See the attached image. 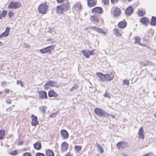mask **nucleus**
<instances>
[{
	"label": "nucleus",
	"mask_w": 156,
	"mask_h": 156,
	"mask_svg": "<svg viewBox=\"0 0 156 156\" xmlns=\"http://www.w3.org/2000/svg\"><path fill=\"white\" fill-rule=\"evenodd\" d=\"M49 6L46 2H44L41 3L38 6V12L42 14H45L48 11Z\"/></svg>",
	"instance_id": "1"
},
{
	"label": "nucleus",
	"mask_w": 156,
	"mask_h": 156,
	"mask_svg": "<svg viewBox=\"0 0 156 156\" xmlns=\"http://www.w3.org/2000/svg\"><path fill=\"white\" fill-rule=\"evenodd\" d=\"M90 21L94 24H98L99 21H101V23L103 24L104 23V20L102 19H101L100 16L98 15L94 14L90 16Z\"/></svg>",
	"instance_id": "2"
},
{
	"label": "nucleus",
	"mask_w": 156,
	"mask_h": 156,
	"mask_svg": "<svg viewBox=\"0 0 156 156\" xmlns=\"http://www.w3.org/2000/svg\"><path fill=\"white\" fill-rule=\"evenodd\" d=\"M134 39L135 40V44H139L141 46L145 47L147 48L151 49V48L150 47V43L148 41L145 40L144 41V42L146 43L142 44L140 42V36H136L134 37Z\"/></svg>",
	"instance_id": "3"
},
{
	"label": "nucleus",
	"mask_w": 156,
	"mask_h": 156,
	"mask_svg": "<svg viewBox=\"0 0 156 156\" xmlns=\"http://www.w3.org/2000/svg\"><path fill=\"white\" fill-rule=\"evenodd\" d=\"M22 4L20 2L11 1L8 6L9 9H16L22 6Z\"/></svg>",
	"instance_id": "4"
},
{
	"label": "nucleus",
	"mask_w": 156,
	"mask_h": 156,
	"mask_svg": "<svg viewBox=\"0 0 156 156\" xmlns=\"http://www.w3.org/2000/svg\"><path fill=\"white\" fill-rule=\"evenodd\" d=\"M94 112L96 115L100 116L105 117L108 116V114L104 110L98 108H95Z\"/></svg>",
	"instance_id": "5"
},
{
	"label": "nucleus",
	"mask_w": 156,
	"mask_h": 156,
	"mask_svg": "<svg viewBox=\"0 0 156 156\" xmlns=\"http://www.w3.org/2000/svg\"><path fill=\"white\" fill-rule=\"evenodd\" d=\"M55 47V45H51L40 49L39 51L41 54H45L48 52L51 54V51L53 50Z\"/></svg>",
	"instance_id": "6"
},
{
	"label": "nucleus",
	"mask_w": 156,
	"mask_h": 156,
	"mask_svg": "<svg viewBox=\"0 0 156 156\" xmlns=\"http://www.w3.org/2000/svg\"><path fill=\"white\" fill-rule=\"evenodd\" d=\"M112 11L113 12L114 17H118L122 13L121 10L117 6L113 7Z\"/></svg>",
	"instance_id": "7"
},
{
	"label": "nucleus",
	"mask_w": 156,
	"mask_h": 156,
	"mask_svg": "<svg viewBox=\"0 0 156 156\" xmlns=\"http://www.w3.org/2000/svg\"><path fill=\"white\" fill-rule=\"evenodd\" d=\"M128 146V143L124 141H120L117 144V147L119 150H122Z\"/></svg>",
	"instance_id": "8"
},
{
	"label": "nucleus",
	"mask_w": 156,
	"mask_h": 156,
	"mask_svg": "<svg viewBox=\"0 0 156 156\" xmlns=\"http://www.w3.org/2000/svg\"><path fill=\"white\" fill-rule=\"evenodd\" d=\"M91 12L94 14H97V15H98V14H102L103 12V10L101 8L96 7L92 9Z\"/></svg>",
	"instance_id": "9"
},
{
	"label": "nucleus",
	"mask_w": 156,
	"mask_h": 156,
	"mask_svg": "<svg viewBox=\"0 0 156 156\" xmlns=\"http://www.w3.org/2000/svg\"><path fill=\"white\" fill-rule=\"evenodd\" d=\"M31 125L33 126H36L39 123L37 117L33 114L31 116Z\"/></svg>",
	"instance_id": "10"
},
{
	"label": "nucleus",
	"mask_w": 156,
	"mask_h": 156,
	"mask_svg": "<svg viewBox=\"0 0 156 156\" xmlns=\"http://www.w3.org/2000/svg\"><path fill=\"white\" fill-rule=\"evenodd\" d=\"M127 25V23L125 20H124L118 23L117 26L119 28L124 29L126 27Z\"/></svg>",
	"instance_id": "11"
},
{
	"label": "nucleus",
	"mask_w": 156,
	"mask_h": 156,
	"mask_svg": "<svg viewBox=\"0 0 156 156\" xmlns=\"http://www.w3.org/2000/svg\"><path fill=\"white\" fill-rule=\"evenodd\" d=\"M144 130H143V127H141L138 132V136L139 139L143 140L144 138Z\"/></svg>",
	"instance_id": "12"
},
{
	"label": "nucleus",
	"mask_w": 156,
	"mask_h": 156,
	"mask_svg": "<svg viewBox=\"0 0 156 156\" xmlns=\"http://www.w3.org/2000/svg\"><path fill=\"white\" fill-rule=\"evenodd\" d=\"M39 97L41 99H46L48 98L46 92L44 91H40L38 92Z\"/></svg>",
	"instance_id": "13"
},
{
	"label": "nucleus",
	"mask_w": 156,
	"mask_h": 156,
	"mask_svg": "<svg viewBox=\"0 0 156 156\" xmlns=\"http://www.w3.org/2000/svg\"><path fill=\"white\" fill-rule=\"evenodd\" d=\"M140 22L143 24L147 26L149 23V20L147 17H144L140 19Z\"/></svg>",
	"instance_id": "14"
},
{
	"label": "nucleus",
	"mask_w": 156,
	"mask_h": 156,
	"mask_svg": "<svg viewBox=\"0 0 156 156\" xmlns=\"http://www.w3.org/2000/svg\"><path fill=\"white\" fill-rule=\"evenodd\" d=\"M48 94V97L49 98L53 97L56 98L58 96L57 93L52 89L51 90L49 91Z\"/></svg>",
	"instance_id": "15"
},
{
	"label": "nucleus",
	"mask_w": 156,
	"mask_h": 156,
	"mask_svg": "<svg viewBox=\"0 0 156 156\" xmlns=\"http://www.w3.org/2000/svg\"><path fill=\"white\" fill-rule=\"evenodd\" d=\"M10 30V28L8 27H7L5 31L0 35V38L7 37L9 35Z\"/></svg>",
	"instance_id": "16"
},
{
	"label": "nucleus",
	"mask_w": 156,
	"mask_h": 156,
	"mask_svg": "<svg viewBox=\"0 0 156 156\" xmlns=\"http://www.w3.org/2000/svg\"><path fill=\"white\" fill-rule=\"evenodd\" d=\"M56 12L58 14L63 13L65 11L62 5L57 6L56 8Z\"/></svg>",
	"instance_id": "17"
},
{
	"label": "nucleus",
	"mask_w": 156,
	"mask_h": 156,
	"mask_svg": "<svg viewBox=\"0 0 156 156\" xmlns=\"http://www.w3.org/2000/svg\"><path fill=\"white\" fill-rule=\"evenodd\" d=\"M82 6L80 3H75L73 7V9L79 11L82 10Z\"/></svg>",
	"instance_id": "18"
},
{
	"label": "nucleus",
	"mask_w": 156,
	"mask_h": 156,
	"mask_svg": "<svg viewBox=\"0 0 156 156\" xmlns=\"http://www.w3.org/2000/svg\"><path fill=\"white\" fill-rule=\"evenodd\" d=\"M61 136L64 139H66L69 137V134L66 130H62L61 131Z\"/></svg>",
	"instance_id": "19"
},
{
	"label": "nucleus",
	"mask_w": 156,
	"mask_h": 156,
	"mask_svg": "<svg viewBox=\"0 0 156 156\" xmlns=\"http://www.w3.org/2000/svg\"><path fill=\"white\" fill-rule=\"evenodd\" d=\"M97 76L99 77L100 80L102 82L106 81V77L105 75L101 73H96Z\"/></svg>",
	"instance_id": "20"
},
{
	"label": "nucleus",
	"mask_w": 156,
	"mask_h": 156,
	"mask_svg": "<svg viewBox=\"0 0 156 156\" xmlns=\"http://www.w3.org/2000/svg\"><path fill=\"white\" fill-rule=\"evenodd\" d=\"M69 146V144L66 142H63L61 144V150L63 151H66L68 149Z\"/></svg>",
	"instance_id": "21"
},
{
	"label": "nucleus",
	"mask_w": 156,
	"mask_h": 156,
	"mask_svg": "<svg viewBox=\"0 0 156 156\" xmlns=\"http://www.w3.org/2000/svg\"><path fill=\"white\" fill-rule=\"evenodd\" d=\"M61 5L62 6L65 11L68 10L70 7V2L69 1H67Z\"/></svg>",
	"instance_id": "22"
},
{
	"label": "nucleus",
	"mask_w": 156,
	"mask_h": 156,
	"mask_svg": "<svg viewBox=\"0 0 156 156\" xmlns=\"http://www.w3.org/2000/svg\"><path fill=\"white\" fill-rule=\"evenodd\" d=\"M34 149L37 150H39L42 147L41 143L40 141L36 142L34 144Z\"/></svg>",
	"instance_id": "23"
},
{
	"label": "nucleus",
	"mask_w": 156,
	"mask_h": 156,
	"mask_svg": "<svg viewBox=\"0 0 156 156\" xmlns=\"http://www.w3.org/2000/svg\"><path fill=\"white\" fill-rule=\"evenodd\" d=\"M97 3L96 0H87V3L88 5L90 7H93L96 5Z\"/></svg>",
	"instance_id": "24"
},
{
	"label": "nucleus",
	"mask_w": 156,
	"mask_h": 156,
	"mask_svg": "<svg viewBox=\"0 0 156 156\" xmlns=\"http://www.w3.org/2000/svg\"><path fill=\"white\" fill-rule=\"evenodd\" d=\"M106 81H109L112 80L114 77V76L112 74H107L105 75Z\"/></svg>",
	"instance_id": "25"
},
{
	"label": "nucleus",
	"mask_w": 156,
	"mask_h": 156,
	"mask_svg": "<svg viewBox=\"0 0 156 156\" xmlns=\"http://www.w3.org/2000/svg\"><path fill=\"white\" fill-rule=\"evenodd\" d=\"M133 12V9L132 6H129L125 11V13L127 15H130Z\"/></svg>",
	"instance_id": "26"
},
{
	"label": "nucleus",
	"mask_w": 156,
	"mask_h": 156,
	"mask_svg": "<svg viewBox=\"0 0 156 156\" xmlns=\"http://www.w3.org/2000/svg\"><path fill=\"white\" fill-rule=\"evenodd\" d=\"M137 14L139 16L142 17L145 15L146 12L145 10L141 9L138 10Z\"/></svg>",
	"instance_id": "27"
},
{
	"label": "nucleus",
	"mask_w": 156,
	"mask_h": 156,
	"mask_svg": "<svg viewBox=\"0 0 156 156\" xmlns=\"http://www.w3.org/2000/svg\"><path fill=\"white\" fill-rule=\"evenodd\" d=\"M49 84L50 85V87H55L58 88L59 87V85H58L57 83L55 81L50 80L48 81Z\"/></svg>",
	"instance_id": "28"
},
{
	"label": "nucleus",
	"mask_w": 156,
	"mask_h": 156,
	"mask_svg": "<svg viewBox=\"0 0 156 156\" xmlns=\"http://www.w3.org/2000/svg\"><path fill=\"white\" fill-rule=\"evenodd\" d=\"M46 155L47 156H54V152L51 149H47L45 150Z\"/></svg>",
	"instance_id": "29"
},
{
	"label": "nucleus",
	"mask_w": 156,
	"mask_h": 156,
	"mask_svg": "<svg viewBox=\"0 0 156 156\" xmlns=\"http://www.w3.org/2000/svg\"><path fill=\"white\" fill-rule=\"evenodd\" d=\"M113 31L117 37H121L122 36V34L120 32L119 30L118 29H115Z\"/></svg>",
	"instance_id": "30"
},
{
	"label": "nucleus",
	"mask_w": 156,
	"mask_h": 156,
	"mask_svg": "<svg viewBox=\"0 0 156 156\" xmlns=\"http://www.w3.org/2000/svg\"><path fill=\"white\" fill-rule=\"evenodd\" d=\"M150 24L153 26L156 25V17L153 16L151 19Z\"/></svg>",
	"instance_id": "31"
},
{
	"label": "nucleus",
	"mask_w": 156,
	"mask_h": 156,
	"mask_svg": "<svg viewBox=\"0 0 156 156\" xmlns=\"http://www.w3.org/2000/svg\"><path fill=\"white\" fill-rule=\"evenodd\" d=\"M7 13V11L6 10H4L2 12H1L0 10V19H2V17H5Z\"/></svg>",
	"instance_id": "32"
},
{
	"label": "nucleus",
	"mask_w": 156,
	"mask_h": 156,
	"mask_svg": "<svg viewBox=\"0 0 156 156\" xmlns=\"http://www.w3.org/2000/svg\"><path fill=\"white\" fill-rule=\"evenodd\" d=\"M5 131L4 130L1 129L0 130V140L3 139L5 133Z\"/></svg>",
	"instance_id": "33"
},
{
	"label": "nucleus",
	"mask_w": 156,
	"mask_h": 156,
	"mask_svg": "<svg viewBox=\"0 0 156 156\" xmlns=\"http://www.w3.org/2000/svg\"><path fill=\"white\" fill-rule=\"evenodd\" d=\"M96 145L97 147L101 153H102L104 152V150L103 149L99 144L96 143Z\"/></svg>",
	"instance_id": "34"
},
{
	"label": "nucleus",
	"mask_w": 156,
	"mask_h": 156,
	"mask_svg": "<svg viewBox=\"0 0 156 156\" xmlns=\"http://www.w3.org/2000/svg\"><path fill=\"white\" fill-rule=\"evenodd\" d=\"M81 52L83 54V55L86 58H89V55L88 54V53L86 50H82Z\"/></svg>",
	"instance_id": "35"
},
{
	"label": "nucleus",
	"mask_w": 156,
	"mask_h": 156,
	"mask_svg": "<svg viewBox=\"0 0 156 156\" xmlns=\"http://www.w3.org/2000/svg\"><path fill=\"white\" fill-rule=\"evenodd\" d=\"M79 87V85L77 84H74V86L72 87L69 90L70 91H72L76 90Z\"/></svg>",
	"instance_id": "36"
},
{
	"label": "nucleus",
	"mask_w": 156,
	"mask_h": 156,
	"mask_svg": "<svg viewBox=\"0 0 156 156\" xmlns=\"http://www.w3.org/2000/svg\"><path fill=\"white\" fill-rule=\"evenodd\" d=\"M44 89L45 90H47L50 87V85L49 84L48 81L44 85Z\"/></svg>",
	"instance_id": "37"
},
{
	"label": "nucleus",
	"mask_w": 156,
	"mask_h": 156,
	"mask_svg": "<svg viewBox=\"0 0 156 156\" xmlns=\"http://www.w3.org/2000/svg\"><path fill=\"white\" fill-rule=\"evenodd\" d=\"M82 148V146L76 145L74 147L75 150L77 152L80 151Z\"/></svg>",
	"instance_id": "38"
},
{
	"label": "nucleus",
	"mask_w": 156,
	"mask_h": 156,
	"mask_svg": "<svg viewBox=\"0 0 156 156\" xmlns=\"http://www.w3.org/2000/svg\"><path fill=\"white\" fill-rule=\"evenodd\" d=\"M97 32L100 34H104L105 35H106V32H105L102 29L99 28L98 27V30Z\"/></svg>",
	"instance_id": "39"
},
{
	"label": "nucleus",
	"mask_w": 156,
	"mask_h": 156,
	"mask_svg": "<svg viewBox=\"0 0 156 156\" xmlns=\"http://www.w3.org/2000/svg\"><path fill=\"white\" fill-rule=\"evenodd\" d=\"M45 106H42L39 108V110L42 113H44L45 111Z\"/></svg>",
	"instance_id": "40"
},
{
	"label": "nucleus",
	"mask_w": 156,
	"mask_h": 156,
	"mask_svg": "<svg viewBox=\"0 0 156 156\" xmlns=\"http://www.w3.org/2000/svg\"><path fill=\"white\" fill-rule=\"evenodd\" d=\"M14 13L12 11H9L8 13V15L9 16V18H11L14 15Z\"/></svg>",
	"instance_id": "41"
},
{
	"label": "nucleus",
	"mask_w": 156,
	"mask_h": 156,
	"mask_svg": "<svg viewBox=\"0 0 156 156\" xmlns=\"http://www.w3.org/2000/svg\"><path fill=\"white\" fill-rule=\"evenodd\" d=\"M122 83L123 85H128L129 84V82L128 80H124L123 81Z\"/></svg>",
	"instance_id": "42"
},
{
	"label": "nucleus",
	"mask_w": 156,
	"mask_h": 156,
	"mask_svg": "<svg viewBox=\"0 0 156 156\" xmlns=\"http://www.w3.org/2000/svg\"><path fill=\"white\" fill-rule=\"evenodd\" d=\"M17 153V151L16 150H14L13 151H12V152H11V153H10V154L12 155H15Z\"/></svg>",
	"instance_id": "43"
},
{
	"label": "nucleus",
	"mask_w": 156,
	"mask_h": 156,
	"mask_svg": "<svg viewBox=\"0 0 156 156\" xmlns=\"http://www.w3.org/2000/svg\"><path fill=\"white\" fill-rule=\"evenodd\" d=\"M90 28L93 30L97 32L98 31V27H91Z\"/></svg>",
	"instance_id": "44"
},
{
	"label": "nucleus",
	"mask_w": 156,
	"mask_h": 156,
	"mask_svg": "<svg viewBox=\"0 0 156 156\" xmlns=\"http://www.w3.org/2000/svg\"><path fill=\"white\" fill-rule=\"evenodd\" d=\"M101 1L104 5H107L109 3V0H101Z\"/></svg>",
	"instance_id": "45"
},
{
	"label": "nucleus",
	"mask_w": 156,
	"mask_h": 156,
	"mask_svg": "<svg viewBox=\"0 0 156 156\" xmlns=\"http://www.w3.org/2000/svg\"><path fill=\"white\" fill-rule=\"evenodd\" d=\"M16 83L18 85L20 84L22 87H23V84L22 82L20 80H17L16 81Z\"/></svg>",
	"instance_id": "46"
},
{
	"label": "nucleus",
	"mask_w": 156,
	"mask_h": 156,
	"mask_svg": "<svg viewBox=\"0 0 156 156\" xmlns=\"http://www.w3.org/2000/svg\"><path fill=\"white\" fill-rule=\"evenodd\" d=\"M35 156H44V155L42 153L38 152L36 153Z\"/></svg>",
	"instance_id": "47"
},
{
	"label": "nucleus",
	"mask_w": 156,
	"mask_h": 156,
	"mask_svg": "<svg viewBox=\"0 0 156 156\" xmlns=\"http://www.w3.org/2000/svg\"><path fill=\"white\" fill-rule=\"evenodd\" d=\"M31 154L30 153L25 152L23 154V156H31Z\"/></svg>",
	"instance_id": "48"
},
{
	"label": "nucleus",
	"mask_w": 156,
	"mask_h": 156,
	"mask_svg": "<svg viewBox=\"0 0 156 156\" xmlns=\"http://www.w3.org/2000/svg\"><path fill=\"white\" fill-rule=\"evenodd\" d=\"M94 50H93L91 51H88V53H89V55H93L94 54Z\"/></svg>",
	"instance_id": "49"
},
{
	"label": "nucleus",
	"mask_w": 156,
	"mask_h": 156,
	"mask_svg": "<svg viewBox=\"0 0 156 156\" xmlns=\"http://www.w3.org/2000/svg\"><path fill=\"white\" fill-rule=\"evenodd\" d=\"M153 155V153L151 152H150L144 155L145 156H151V155Z\"/></svg>",
	"instance_id": "50"
},
{
	"label": "nucleus",
	"mask_w": 156,
	"mask_h": 156,
	"mask_svg": "<svg viewBox=\"0 0 156 156\" xmlns=\"http://www.w3.org/2000/svg\"><path fill=\"white\" fill-rule=\"evenodd\" d=\"M111 2L113 4H115L118 1V0H111Z\"/></svg>",
	"instance_id": "51"
},
{
	"label": "nucleus",
	"mask_w": 156,
	"mask_h": 156,
	"mask_svg": "<svg viewBox=\"0 0 156 156\" xmlns=\"http://www.w3.org/2000/svg\"><path fill=\"white\" fill-rule=\"evenodd\" d=\"M104 96L105 97H108V98H110V95H109V94H108V93L106 92L105 94H104Z\"/></svg>",
	"instance_id": "52"
},
{
	"label": "nucleus",
	"mask_w": 156,
	"mask_h": 156,
	"mask_svg": "<svg viewBox=\"0 0 156 156\" xmlns=\"http://www.w3.org/2000/svg\"><path fill=\"white\" fill-rule=\"evenodd\" d=\"M4 92L6 94H8L9 92V90L8 89H6L5 90Z\"/></svg>",
	"instance_id": "53"
},
{
	"label": "nucleus",
	"mask_w": 156,
	"mask_h": 156,
	"mask_svg": "<svg viewBox=\"0 0 156 156\" xmlns=\"http://www.w3.org/2000/svg\"><path fill=\"white\" fill-rule=\"evenodd\" d=\"M65 156H73L70 152L66 153Z\"/></svg>",
	"instance_id": "54"
},
{
	"label": "nucleus",
	"mask_w": 156,
	"mask_h": 156,
	"mask_svg": "<svg viewBox=\"0 0 156 156\" xmlns=\"http://www.w3.org/2000/svg\"><path fill=\"white\" fill-rule=\"evenodd\" d=\"M150 62L149 61H147L146 62V63L144 65V66H146L147 65H149L150 64Z\"/></svg>",
	"instance_id": "55"
},
{
	"label": "nucleus",
	"mask_w": 156,
	"mask_h": 156,
	"mask_svg": "<svg viewBox=\"0 0 156 156\" xmlns=\"http://www.w3.org/2000/svg\"><path fill=\"white\" fill-rule=\"evenodd\" d=\"M58 3H61L64 0H56Z\"/></svg>",
	"instance_id": "56"
},
{
	"label": "nucleus",
	"mask_w": 156,
	"mask_h": 156,
	"mask_svg": "<svg viewBox=\"0 0 156 156\" xmlns=\"http://www.w3.org/2000/svg\"><path fill=\"white\" fill-rule=\"evenodd\" d=\"M8 103L10 104L11 103L12 101L10 99H9L8 100H7L6 101Z\"/></svg>",
	"instance_id": "57"
},
{
	"label": "nucleus",
	"mask_w": 156,
	"mask_h": 156,
	"mask_svg": "<svg viewBox=\"0 0 156 156\" xmlns=\"http://www.w3.org/2000/svg\"><path fill=\"white\" fill-rule=\"evenodd\" d=\"M109 115L111 116L112 118H114L115 117L114 115H113L108 114V116H109Z\"/></svg>",
	"instance_id": "58"
},
{
	"label": "nucleus",
	"mask_w": 156,
	"mask_h": 156,
	"mask_svg": "<svg viewBox=\"0 0 156 156\" xmlns=\"http://www.w3.org/2000/svg\"><path fill=\"white\" fill-rule=\"evenodd\" d=\"M89 27H86L84 29L85 30H86Z\"/></svg>",
	"instance_id": "59"
},
{
	"label": "nucleus",
	"mask_w": 156,
	"mask_h": 156,
	"mask_svg": "<svg viewBox=\"0 0 156 156\" xmlns=\"http://www.w3.org/2000/svg\"><path fill=\"white\" fill-rule=\"evenodd\" d=\"M154 116L156 118V113L154 114Z\"/></svg>",
	"instance_id": "60"
},
{
	"label": "nucleus",
	"mask_w": 156,
	"mask_h": 156,
	"mask_svg": "<svg viewBox=\"0 0 156 156\" xmlns=\"http://www.w3.org/2000/svg\"><path fill=\"white\" fill-rule=\"evenodd\" d=\"M129 2H130L132 1V0H128Z\"/></svg>",
	"instance_id": "61"
},
{
	"label": "nucleus",
	"mask_w": 156,
	"mask_h": 156,
	"mask_svg": "<svg viewBox=\"0 0 156 156\" xmlns=\"http://www.w3.org/2000/svg\"><path fill=\"white\" fill-rule=\"evenodd\" d=\"M2 44V42L0 41V44L1 45Z\"/></svg>",
	"instance_id": "62"
},
{
	"label": "nucleus",
	"mask_w": 156,
	"mask_h": 156,
	"mask_svg": "<svg viewBox=\"0 0 156 156\" xmlns=\"http://www.w3.org/2000/svg\"><path fill=\"white\" fill-rule=\"evenodd\" d=\"M2 91H0V94H2Z\"/></svg>",
	"instance_id": "63"
},
{
	"label": "nucleus",
	"mask_w": 156,
	"mask_h": 156,
	"mask_svg": "<svg viewBox=\"0 0 156 156\" xmlns=\"http://www.w3.org/2000/svg\"><path fill=\"white\" fill-rule=\"evenodd\" d=\"M97 156H99V155H97Z\"/></svg>",
	"instance_id": "64"
}]
</instances>
